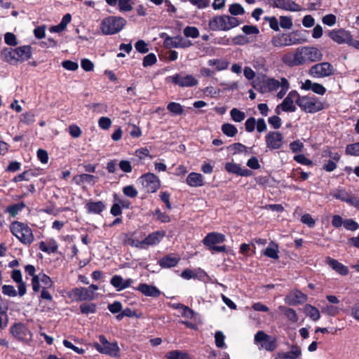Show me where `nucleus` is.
<instances>
[{
	"label": "nucleus",
	"instance_id": "f257e3e1",
	"mask_svg": "<svg viewBox=\"0 0 359 359\" xmlns=\"http://www.w3.org/2000/svg\"><path fill=\"white\" fill-rule=\"evenodd\" d=\"M10 231L24 245H29L34 240L32 229L25 223L14 221L10 225Z\"/></svg>",
	"mask_w": 359,
	"mask_h": 359
},
{
	"label": "nucleus",
	"instance_id": "f03ea898",
	"mask_svg": "<svg viewBox=\"0 0 359 359\" xmlns=\"http://www.w3.org/2000/svg\"><path fill=\"white\" fill-rule=\"evenodd\" d=\"M295 102L306 113L314 114L325 108V103L315 97L297 95Z\"/></svg>",
	"mask_w": 359,
	"mask_h": 359
},
{
	"label": "nucleus",
	"instance_id": "7ed1b4c3",
	"mask_svg": "<svg viewBox=\"0 0 359 359\" xmlns=\"http://www.w3.org/2000/svg\"><path fill=\"white\" fill-rule=\"evenodd\" d=\"M126 25V20L119 16H109L102 20L100 25L102 32L112 35L119 32Z\"/></svg>",
	"mask_w": 359,
	"mask_h": 359
},
{
	"label": "nucleus",
	"instance_id": "20e7f679",
	"mask_svg": "<svg viewBox=\"0 0 359 359\" xmlns=\"http://www.w3.org/2000/svg\"><path fill=\"white\" fill-rule=\"evenodd\" d=\"M226 237L224 234L218 232L208 233L203 239V244L213 254L214 252H225L226 248L225 245H217L224 243Z\"/></svg>",
	"mask_w": 359,
	"mask_h": 359
},
{
	"label": "nucleus",
	"instance_id": "39448f33",
	"mask_svg": "<svg viewBox=\"0 0 359 359\" xmlns=\"http://www.w3.org/2000/svg\"><path fill=\"white\" fill-rule=\"evenodd\" d=\"M100 342H95L94 348L100 353L109 355L111 357H119L120 348L117 342H109L104 335L99 336Z\"/></svg>",
	"mask_w": 359,
	"mask_h": 359
},
{
	"label": "nucleus",
	"instance_id": "423d86ee",
	"mask_svg": "<svg viewBox=\"0 0 359 359\" xmlns=\"http://www.w3.org/2000/svg\"><path fill=\"white\" fill-rule=\"evenodd\" d=\"M297 33V32L278 34L272 38L271 43L275 47L290 46L301 43L302 41L299 39L293 36Z\"/></svg>",
	"mask_w": 359,
	"mask_h": 359
},
{
	"label": "nucleus",
	"instance_id": "0eeeda50",
	"mask_svg": "<svg viewBox=\"0 0 359 359\" xmlns=\"http://www.w3.org/2000/svg\"><path fill=\"white\" fill-rule=\"evenodd\" d=\"M138 181L147 193H155L161 187V181L154 173L147 172L139 177Z\"/></svg>",
	"mask_w": 359,
	"mask_h": 359
},
{
	"label": "nucleus",
	"instance_id": "6e6552de",
	"mask_svg": "<svg viewBox=\"0 0 359 359\" xmlns=\"http://www.w3.org/2000/svg\"><path fill=\"white\" fill-rule=\"evenodd\" d=\"M67 297L72 302L93 301L95 299V292L86 287H74L67 292Z\"/></svg>",
	"mask_w": 359,
	"mask_h": 359
},
{
	"label": "nucleus",
	"instance_id": "1a4fd4ad",
	"mask_svg": "<svg viewBox=\"0 0 359 359\" xmlns=\"http://www.w3.org/2000/svg\"><path fill=\"white\" fill-rule=\"evenodd\" d=\"M10 333L17 340L25 341L32 339V333L23 323H15L10 327Z\"/></svg>",
	"mask_w": 359,
	"mask_h": 359
},
{
	"label": "nucleus",
	"instance_id": "9d476101",
	"mask_svg": "<svg viewBox=\"0 0 359 359\" xmlns=\"http://www.w3.org/2000/svg\"><path fill=\"white\" fill-rule=\"evenodd\" d=\"M172 83L182 87H194L198 84V80L192 75L184 73L176 74L168 78Z\"/></svg>",
	"mask_w": 359,
	"mask_h": 359
},
{
	"label": "nucleus",
	"instance_id": "9b49d317",
	"mask_svg": "<svg viewBox=\"0 0 359 359\" xmlns=\"http://www.w3.org/2000/svg\"><path fill=\"white\" fill-rule=\"evenodd\" d=\"M255 342L268 351H273L277 347L276 339L268 335L264 331H258L255 335Z\"/></svg>",
	"mask_w": 359,
	"mask_h": 359
},
{
	"label": "nucleus",
	"instance_id": "f8f14e48",
	"mask_svg": "<svg viewBox=\"0 0 359 359\" xmlns=\"http://www.w3.org/2000/svg\"><path fill=\"white\" fill-rule=\"evenodd\" d=\"M266 147L271 150L279 149L284 143V137L278 131H270L265 136Z\"/></svg>",
	"mask_w": 359,
	"mask_h": 359
},
{
	"label": "nucleus",
	"instance_id": "ddd939ff",
	"mask_svg": "<svg viewBox=\"0 0 359 359\" xmlns=\"http://www.w3.org/2000/svg\"><path fill=\"white\" fill-rule=\"evenodd\" d=\"M273 8L287 11H301L302 7L292 0H268Z\"/></svg>",
	"mask_w": 359,
	"mask_h": 359
},
{
	"label": "nucleus",
	"instance_id": "4468645a",
	"mask_svg": "<svg viewBox=\"0 0 359 359\" xmlns=\"http://www.w3.org/2000/svg\"><path fill=\"white\" fill-rule=\"evenodd\" d=\"M333 67L329 62H321L311 67L309 70L311 75L316 77L327 76L332 74Z\"/></svg>",
	"mask_w": 359,
	"mask_h": 359
},
{
	"label": "nucleus",
	"instance_id": "2eb2a0df",
	"mask_svg": "<svg viewBox=\"0 0 359 359\" xmlns=\"http://www.w3.org/2000/svg\"><path fill=\"white\" fill-rule=\"evenodd\" d=\"M208 28L212 31H227L226 15H216L210 19Z\"/></svg>",
	"mask_w": 359,
	"mask_h": 359
},
{
	"label": "nucleus",
	"instance_id": "dca6fc26",
	"mask_svg": "<svg viewBox=\"0 0 359 359\" xmlns=\"http://www.w3.org/2000/svg\"><path fill=\"white\" fill-rule=\"evenodd\" d=\"M306 300L307 296L298 290L290 292L285 298V303L290 306L302 304Z\"/></svg>",
	"mask_w": 359,
	"mask_h": 359
},
{
	"label": "nucleus",
	"instance_id": "f3484780",
	"mask_svg": "<svg viewBox=\"0 0 359 359\" xmlns=\"http://www.w3.org/2000/svg\"><path fill=\"white\" fill-rule=\"evenodd\" d=\"M325 263L341 276H346L348 274L349 270L348 267L335 259L330 257H326L325 259Z\"/></svg>",
	"mask_w": 359,
	"mask_h": 359
},
{
	"label": "nucleus",
	"instance_id": "a211bd4d",
	"mask_svg": "<svg viewBox=\"0 0 359 359\" xmlns=\"http://www.w3.org/2000/svg\"><path fill=\"white\" fill-rule=\"evenodd\" d=\"M297 91H290L287 97L280 104L281 109L285 112H294L297 107L294 104V99L297 98Z\"/></svg>",
	"mask_w": 359,
	"mask_h": 359
},
{
	"label": "nucleus",
	"instance_id": "6ab92c4d",
	"mask_svg": "<svg viewBox=\"0 0 359 359\" xmlns=\"http://www.w3.org/2000/svg\"><path fill=\"white\" fill-rule=\"evenodd\" d=\"M135 290H138L147 297L158 298L161 292L154 285H148L147 283H140L137 287H134Z\"/></svg>",
	"mask_w": 359,
	"mask_h": 359
},
{
	"label": "nucleus",
	"instance_id": "aec40b11",
	"mask_svg": "<svg viewBox=\"0 0 359 359\" xmlns=\"http://www.w3.org/2000/svg\"><path fill=\"white\" fill-rule=\"evenodd\" d=\"M165 231H156L149 233L144 240L143 243L145 248L150 245H156L165 236Z\"/></svg>",
	"mask_w": 359,
	"mask_h": 359
},
{
	"label": "nucleus",
	"instance_id": "412c9836",
	"mask_svg": "<svg viewBox=\"0 0 359 359\" xmlns=\"http://www.w3.org/2000/svg\"><path fill=\"white\" fill-rule=\"evenodd\" d=\"M264 86L268 90H278L280 87L281 90H288L290 88V83L285 78H281L280 82L273 78L267 79Z\"/></svg>",
	"mask_w": 359,
	"mask_h": 359
},
{
	"label": "nucleus",
	"instance_id": "4be33fe9",
	"mask_svg": "<svg viewBox=\"0 0 359 359\" xmlns=\"http://www.w3.org/2000/svg\"><path fill=\"white\" fill-rule=\"evenodd\" d=\"M349 32L344 29H332L327 32L328 36L334 42L342 44L346 43L348 36H349Z\"/></svg>",
	"mask_w": 359,
	"mask_h": 359
},
{
	"label": "nucleus",
	"instance_id": "5701e85b",
	"mask_svg": "<svg viewBox=\"0 0 359 359\" xmlns=\"http://www.w3.org/2000/svg\"><path fill=\"white\" fill-rule=\"evenodd\" d=\"M85 208L88 214L100 215L106 209V205L101 201H88L85 204Z\"/></svg>",
	"mask_w": 359,
	"mask_h": 359
},
{
	"label": "nucleus",
	"instance_id": "b1692460",
	"mask_svg": "<svg viewBox=\"0 0 359 359\" xmlns=\"http://www.w3.org/2000/svg\"><path fill=\"white\" fill-rule=\"evenodd\" d=\"M1 58L10 65H17L18 59L16 48H4L1 52Z\"/></svg>",
	"mask_w": 359,
	"mask_h": 359
},
{
	"label": "nucleus",
	"instance_id": "393cba45",
	"mask_svg": "<svg viewBox=\"0 0 359 359\" xmlns=\"http://www.w3.org/2000/svg\"><path fill=\"white\" fill-rule=\"evenodd\" d=\"M283 60L285 64L293 67L303 65L306 60L304 54V50H302V49L300 52H296L295 54L292 57L284 56Z\"/></svg>",
	"mask_w": 359,
	"mask_h": 359
},
{
	"label": "nucleus",
	"instance_id": "a878e982",
	"mask_svg": "<svg viewBox=\"0 0 359 359\" xmlns=\"http://www.w3.org/2000/svg\"><path fill=\"white\" fill-rule=\"evenodd\" d=\"M180 260L177 255L169 254L161 257L158 264L163 269H169L177 266Z\"/></svg>",
	"mask_w": 359,
	"mask_h": 359
},
{
	"label": "nucleus",
	"instance_id": "bb28decb",
	"mask_svg": "<svg viewBox=\"0 0 359 359\" xmlns=\"http://www.w3.org/2000/svg\"><path fill=\"white\" fill-rule=\"evenodd\" d=\"M302 50H304L306 60L316 62L322 60L323 54L321 51L316 47H304L302 48Z\"/></svg>",
	"mask_w": 359,
	"mask_h": 359
},
{
	"label": "nucleus",
	"instance_id": "cd10ccee",
	"mask_svg": "<svg viewBox=\"0 0 359 359\" xmlns=\"http://www.w3.org/2000/svg\"><path fill=\"white\" fill-rule=\"evenodd\" d=\"M186 183L191 187H200L205 184L203 176L198 172H190L186 179Z\"/></svg>",
	"mask_w": 359,
	"mask_h": 359
},
{
	"label": "nucleus",
	"instance_id": "c85d7f7f",
	"mask_svg": "<svg viewBox=\"0 0 359 359\" xmlns=\"http://www.w3.org/2000/svg\"><path fill=\"white\" fill-rule=\"evenodd\" d=\"M18 63L29 60L32 56V48L29 45L21 46L16 48Z\"/></svg>",
	"mask_w": 359,
	"mask_h": 359
},
{
	"label": "nucleus",
	"instance_id": "c756f323",
	"mask_svg": "<svg viewBox=\"0 0 359 359\" xmlns=\"http://www.w3.org/2000/svg\"><path fill=\"white\" fill-rule=\"evenodd\" d=\"M97 177L95 175L90 174H81L74 177L73 180L77 185H81L83 183L88 184H94L97 182Z\"/></svg>",
	"mask_w": 359,
	"mask_h": 359
},
{
	"label": "nucleus",
	"instance_id": "7c9ffc66",
	"mask_svg": "<svg viewBox=\"0 0 359 359\" xmlns=\"http://www.w3.org/2000/svg\"><path fill=\"white\" fill-rule=\"evenodd\" d=\"M182 37L178 35L175 37L167 36L163 41V46L166 48H180Z\"/></svg>",
	"mask_w": 359,
	"mask_h": 359
},
{
	"label": "nucleus",
	"instance_id": "2f4dec72",
	"mask_svg": "<svg viewBox=\"0 0 359 359\" xmlns=\"http://www.w3.org/2000/svg\"><path fill=\"white\" fill-rule=\"evenodd\" d=\"M39 248L42 252L51 254L57 250L58 246L55 241L53 240L48 243V245L44 241H41Z\"/></svg>",
	"mask_w": 359,
	"mask_h": 359
},
{
	"label": "nucleus",
	"instance_id": "473e14b6",
	"mask_svg": "<svg viewBox=\"0 0 359 359\" xmlns=\"http://www.w3.org/2000/svg\"><path fill=\"white\" fill-rule=\"evenodd\" d=\"M304 313L307 316H309L313 321L318 320L320 317L319 310L316 307H315L311 304L305 305Z\"/></svg>",
	"mask_w": 359,
	"mask_h": 359
},
{
	"label": "nucleus",
	"instance_id": "72a5a7b5",
	"mask_svg": "<svg viewBox=\"0 0 359 359\" xmlns=\"http://www.w3.org/2000/svg\"><path fill=\"white\" fill-rule=\"evenodd\" d=\"M167 109L173 116H180L184 114L183 106L178 102H170L167 105Z\"/></svg>",
	"mask_w": 359,
	"mask_h": 359
},
{
	"label": "nucleus",
	"instance_id": "f704fd0d",
	"mask_svg": "<svg viewBox=\"0 0 359 359\" xmlns=\"http://www.w3.org/2000/svg\"><path fill=\"white\" fill-rule=\"evenodd\" d=\"M301 353L299 346L293 345L290 351L283 353L279 356L285 359H297L301 355Z\"/></svg>",
	"mask_w": 359,
	"mask_h": 359
},
{
	"label": "nucleus",
	"instance_id": "c9c22d12",
	"mask_svg": "<svg viewBox=\"0 0 359 359\" xmlns=\"http://www.w3.org/2000/svg\"><path fill=\"white\" fill-rule=\"evenodd\" d=\"M25 207V203L24 202H20L19 203L8 205L5 211L9 213L11 217H15L18 214V212L21 211L22 209H24Z\"/></svg>",
	"mask_w": 359,
	"mask_h": 359
},
{
	"label": "nucleus",
	"instance_id": "e433bc0d",
	"mask_svg": "<svg viewBox=\"0 0 359 359\" xmlns=\"http://www.w3.org/2000/svg\"><path fill=\"white\" fill-rule=\"evenodd\" d=\"M279 309L290 322L297 323L298 321V317L294 309L283 306H280Z\"/></svg>",
	"mask_w": 359,
	"mask_h": 359
},
{
	"label": "nucleus",
	"instance_id": "4c0bfd02",
	"mask_svg": "<svg viewBox=\"0 0 359 359\" xmlns=\"http://www.w3.org/2000/svg\"><path fill=\"white\" fill-rule=\"evenodd\" d=\"M221 130L222 133L229 137H234L238 133V129L237 128L229 123H225L222 126Z\"/></svg>",
	"mask_w": 359,
	"mask_h": 359
},
{
	"label": "nucleus",
	"instance_id": "58836bf2",
	"mask_svg": "<svg viewBox=\"0 0 359 359\" xmlns=\"http://www.w3.org/2000/svg\"><path fill=\"white\" fill-rule=\"evenodd\" d=\"M80 311L82 314L88 315L97 312V305L95 303H83L79 306Z\"/></svg>",
	"mask_w": 359,
	"mask_h": 359
},
{
	"label": "nucleus",
	"instance_id": "ea45409f",
	"mask_svg": "<svg viewBox=\"0 0 359 359\" xmlns=\"http://www.w3.org/2000/svg\"><path fill=\"white\" fill-rule=\"evenodd\" d=\"M168 359H190L188 353L182 352L180 350H173L166 353Z\"/></svg>",
	"mask_w": 359,
	"mask_h": 359
},
{
	"label": "nucleus",
	"instance_id": "a19ab883",
	"mask_svg": "<svg viewBox=\"0 0 359 359\" xmlns=\"http://www.w3.org/2000/svg\"><path fill=\"white\" fill-rule=\"evenodd\" d=\"M20 121L25 125H31L35 121V114L32 111H26L20 115Z\"/></svg>",
	"mask_w": 359,
	"mask_h": 359
},
{
	"label": "nucleus",
	"instance_id": "79ce46f5",
	"mask_svg": "<svg viewBox=\"0 0 359 359\" xmlns=\"http://www.w3.org/2000/svg\"><path fill=\"white\" fill-rule=\"evenodd\" d=\"M302 90H325V88L319 83H312L311 81L306 79L304 82H302Z\"/></svg>",
	"mask_w": 359,
	"mask_h": 359
},
{
	"label": "nucleus",
	"instance_id": "37998d69",
	"mask_svg": "<svg viewBox=\"0 0 359 359\" xmlns=\"http://www.w3.org/2000/svg\"><path fill=\"white\" fill-rule=\"evenodd\" d=\"M230 116H231V118L235 121V122H238V123H240L241 121H243L245 118V114L238 109L237 108H233L231 111H230Z\"/></svg>",
	"mask_w": 359,
	"mask_h": 359
},
{
	"label": "nucleus",
	"instance_id": "c03bdc74",
	"mask_svg": "<svg viewBox=\"0 0 359 359\" xmlns=\"http://www.w3.org/2000/svg\"><path fill=\"white\" fill-rule=\"evenodd\" d=\"M272 243L273 244L274 248L267 247L264 250L263 254L267 257L274 259H278L279 258V256L278 254V245L275 244L273 242H272Z\"/></svg>",
	"mask_w": 359,
	"mask_h": 359
},
{
	"label": "nucleus",
	"instance_id": "a18cd8bd",
	"mask_svg": "<svg viewBox=\"0 0 359 359\" xmlns=\"http://www.w3.org/2000/svg\"><path fill=\"white\" fill-rule=\"evenodd\" d=\"M229 12L233 16L241 15L245 13V9L240 4L233 3L229 6Z\"/></svg>",
	"mask_w": 359,
	"mask_h": 359
},
{
	"label": "nucleus",
	"instance_id": "49530a36",
	"mask_svg": "<svg viewBox=\"0 0 359 359\" xmlns=\"http://www.w3.org/2000/svg\"><path fill=\"white\" fill-rule=\"evenodd\" d=\"M345 154L348 156H359V142L347 144Z\"/></svg>",
	"mask_w": 359,
	"mask_h": 359
},
{
	"label": "nucleus",
	"instance_id": "de8ad7c7",
	"mask_svg": "<svg viewBox=\"0 0 359 359\" xmlns=\"http://www.w3.org/2000/svg\"><path fill=\"white\" fill-rule=\"evenodd\" d=\"M184 35L189 38L196 39L199 36V30L196 27L187 26L183 30Z\"/></svg>",
	"mask_w": 359,
	"mask_h": 359
},
{
	"label": "nucleus",
	"instance_id": "09e8293b",
	"mask_svg": "<svg viewBox=\"0 0 359 359\" xmlns=\"http://www.w3.org/2000/svg\"><path fill=\"white\" fill-rule=\"evenodd\" d=\"M225 170L229 173L235 174L236 175H239L240 172L241 171V166L235 163H226L224 165Z\"/></svg>",
	"mask_w": 359,
	"mask_h": 359
},
{
	"label": "nucleus",
	"instance_id": "8fccbe9b",
	"mask_svg": "<svg viewBox=\"0 0 359 359\" xmlns=\"http://www.w3.org/2000/svg\"><path fill=\"white\" fill-rule=\"evenodd\" d=\"M215 345L217 348H226V346L224 342L225 336L221 331L216 332L215 334Z\"/></svg>",
	"mask_w": 359,
	"mask_h": 359
},
{
	"label": "nucleus",
	"instance_id": "3c124183",
	"mask_svg": "<svg viewBox=\"0 0 359 359\" xmlns=\"http://www.w3.org/2000/svg\"><path fill=\"white\" fill-rule=\"evenodd\" d=\"M110 283L116 289L117 291L123 290V278L119 275L114 276L110 280Z\"/></svg>",
	"mask_w": 359,
	"mask_h": 359
},
{
	"label": "nucleus",
	"instance_id": "603ef678",
	"mask_svg": "<svg viewBox=\"0 0 359 359\" xmlns=\"http://www.w3.org/2000/svg\"><path fill=\"white\" fill-rule=\"evenodd\" d=\"M280 26L283 29H290L292 27L293 23L292 18L290 16H280Z\"/></svg>",
	"mask_w": 359,
	"mask_h": 359
},
{
	"label": "nucleus",
	"instance_id": "864d4df0",
	"mask_svg": "<svg viewBox=\"0 0 359 359\" xmlns=\"http://www.w3.org/2000/svg\"><path fill=\"white\" fill-rule=\"evenodd\" d=\"M154 215L156 217V219L162 223H168L170 222V218L165 212L161 211L159 208L154 210Z\"/></svg>",
	"mask_w": 359,
	"mask_h": 359
},
{
	"label": "nucleus",
	"instance_id": "5fc2aeb1",
	"mask_svg": "<svg viewBox=\"0 0 359 359\" xmlns=\"http://www.w3.org/2000/svg\"><path fill=\"white\" fill-rule=\"evenodd\" d=\"M350 194L345 189H337L332 196L333 198L345 202Z\"/></svg>",
	"mask_w": 359,
	"mask_h": 359
},
{
	"label": "nucleus",
	"instance_id": "6e6d98bb",
	"mask_svg": "<svg viewBox=\"0 0 359 359\" xmlns=\"http://www.w3.org/2000/svg\"><path fill=\"white\" fill-rule=\"evenodd\" d=\"M229 149L233 151V154L248 152V147L239 142L233 143L229 147Z\"/></svg>",
	"mask_w": 359,
	"mask_h": 359
},
{
	"label": "nucleus",
	"instance_id": "4d7b16f0",
	"mask_svg": "<svg viewBox=\"0 0 359 359\" xmlns=\"http://www.w3.org/2000/svg\"><path fill=\"white\" fill-rule=\"evenodd\" d=\"M4 41L10 46H15L18 45L16 36L12 32H6L4 34Z\"/></svg>",
	"mask_w": 359,
	"mask_h": 359
},
{
	"label": "nucleus",
	"instance_id": "13d9d810",
	"mask_svg": "<svg viewBox=\"0 0 359 359\" xmlns=\"http://www.w3.org/2000/svg\"><path fill=\"white\" fill-rule=\"evenodd\" d=\"M242 22L240 21L237 18L232 15H226V25H227V31L230 30L232 28L238 27Z\"/></svg>",
	"mask_w": 359,
	"mask_h": 359
},
{
	"label": "nucleus",
	"instance_id": "bf43d9fd",
	"mask_svg": "<svg viewBox=\"0 0 359 359\" xmlns=\"http://www.w3.org/2000/svg\"><path fill=\"white\" fill-rule=\"evenodd\" d=\"M123 193L125 196L134 198H135L138 192L133 185H128L123 188Z\"/></svg>",
	"mask_w": 359,
	"mask_h": 359
},
{
	"label": "nucleus",
	"instance_id": "052dcab7",
	"mask_svg": "<svg viewBox=\"0 0 359 359\" xmlns=\"http://www.w3.org/2000/svg\"><path fill=\"white\" fill-rule=\"evenodd\" d=\"M157 61L156 55L154 53H149L146 56H144L142 62V65L144 67L151 66L154 65Z\"/></svg>",
	"mask_w": 359,
	"mask_h": 359
},
{
	"label": "nucleus",
	"instance_id": "680f3d73",
	"mask_svg": "<svg viewBox=\"0 0 359 359\" xmlns=\"http://www.w3.org/2000/svg\"><path fill=\"white\" fill-rule=\"evenodd\" d=\"M132 0H118V8L121 12L130 11L133 9Z\"/></svg>",
	"mask_w": 359,
	"mask_h": 359
},
{
	"label": "nucleus",
	"instance_id": "e2e57ef3",
	"mask_svg": "<svg viewBox=\"0 0 359 359\" xmlns=\"http://www.w3.org/2000/svg\"><path fill=\"white\" fill-rule=\"evenodd\" d=\"M344 227L348 231H355L359 228V224L353 219H344Z\"/></svg>",
	"mask_w": 359,
	"mask_h": 359
},
{
	"label": "nucleus",
	"instance_id": "0e129e2a",
	"mask_svg": "<svg viewBox=\"0 0 359 359\" xmlns=\"http://www.w3.org/2000/svg\"><path fill=\"white\" fill-rule=\"evenodd\" d=\"M135 48L140 53H146L149 51L148 44L143 40H138L135 43Z\"/></svg>",
	"mask_w": 359,
	"mask_h": 359
},
{
	"label": "nucleus",
	"instance_id": "69168bd1",
	"mask_svg": "<svg viewBox=\"0 0 359 359\" xmlns=\"http://www.w3.org/2000/svg\"><path fill=\"white\" fill-rule=\"evenodd\" d=\"M2 293L8 297H16L18 294L17 291L13 285H4L2 286Z\"/></svg>",
	"mask_w": 359,
	"mask_h": 359
},
{
	"label": "nucleus",
	"instance_id": "338daca9",
	"mask_svg": "<svg viewBox=\"0 0 359 359\" xmlns=\"http://www.w3.org/2000/svg\"><path fill=\"white\" fill-rule=\"evenodd\" d=\"M109 311L112 313H118L122 311V304L119 301H115L107 306Z\"/></svg>",
	"mask_w": 359,
	"mask_h": 359
},
{
	"label": "nucleus",
	"instance_id": "774afa93",
	"mask_svg": "<svg viewBox=\"0 0 359 359\" xmlns=\"http://www.w3.org/2000/svg\"><path fill=\"white\" fill-rule=\"evenodd\" d=\"M269 123L274 129H278L281 126V118L278 116H272L268 119Z\"/></svg>",
	"mask_w": 359,
	"mask_h": 359
}]
</instances>
